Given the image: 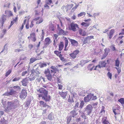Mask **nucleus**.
<instances>
[{"instance_id":"f257e3e1","label":"nucleus","mask_w":124,"mask_h":124,"mask_svg":"<svg viewBox=\"0 0 124 124\" xmlns=\"http://www.w3.org/2000/svg\"><path fill=\"white\" fill-rule=\"evenodd\" d=\"M38 91L41 93V94L39 95V97H42V99L46 102L49 101L50 100V96H48V91L44 88H41Z\"/></svg>"},{"instance_id":"f03ea898","label":"nucleus","mask_w":124,"mask_h":124,"mask_svg":"<svg viewBox=\"0 0 124 124\" xmlns=\"http://www.w3.org/2000/svg\"><path fill=\"white\" fill-rule=\"evenodd\" d=\"M93 107L91 104L87 105L84 109L83 112L86 115H90L92 113L93 109Z\"/></svg>"},{"instance_id":"7ed1b4c3","label":"nucleus","mask_w":124,"mask_h":124,"mask_svg":"<svg viewBox=\"0 0 124 124\" xmlns=\"http://www.w3.org/2000/svg\"><path fill=\"white\" fill-rule=\"evenodd\" d=\"M7 109L8 110H10L15 108L12 101H8L7 103Z\"/></svg>"},{"instance_id":"20e7f679","label":"nucleus","mask_w":124,"mask_h":124,"mask_svg":"<svg viewBox=\"0 0 124 124\" xmlns=\"http://www.w3.org/2000/svg\"><path fill=\"white\" fill-rule=\"evenodd\" d=\"M70 30H72V31H75L77 30V28H78V25L76 24L71 23L70 24Z\"/></svg>"},{"instance_id":"39448f33","label":"nucleus","mask_w":124,"mask_h":124,"mask_svg":"<svg viewBox=\"0 0 124 124\" xmlns=\"http://www.w3.org/2000/svg\"><path fill=\"white\" fill-rule=\"evenodd\" d=\"M29 79L28 78H25L23 79L22 81H21V82L22 84V85L24 86H26L27 84L29 83L28 81Z\"/></svg>"},{"instance_id":"423d86ee","label":"nucleus","mask_w":124,"mask_h":124,"mask_svg":"<svg viewBox=\"0 0 124 124\" xmlns=\"http://www.w3.org/2000/svg\"><path fill=\"white\" fill-rule=\"evenodd\" d=\"M93 94L90 93L88 94L87 96L85 97L84 98V101L85 102L89 101L91 99L93 96Z\"/></svg>"},{"instance_id":"0eeeda50","label":"nucleus","mask_w":124,"mask_h":124,"mask_svg":"<svg viewBox=\"0 0 124 124\" xmlns=\"http://www.w3.org/2000/svg\"><path fill=\"white\" fill-rule=\"evenodd\" d=\"M27 93L25 90H22L20 95L21 98H24V99L26 96Z\"/></svg>"},{"instance_id":"6e6552de","label":"nucleus","mask_w":124,"mask_h":124,"mask_svg":"<svg viewBox=\"0 0 124 124\" xmlns=\"http://www.w3.org/2000/svg\"><path fill=\"white\" fill-rule=\"evenodd\" d=\"M39 103L41 106L45 108H47V109H50V107L47 105L46 103H45L44 102L42 101H39Z\"/></svg>"},{"instance_id":"1a4fd4ad","label":"nucleus","mask_w":124,"mask_h":124,"mask_svg":"<svg viewBox=\"0 0 124 124\" xmlns=\"http://www.w3.org/2000/svg\"><path fill=\"white\" fill-rule=\"evenodd\" d=\"M12 101L13 102L14 107L15 108L19 106V101L18 99H15Z\"/></svg>"},{"instance_id":"9d476101","label":"nucleus","mask_w":124,"mask_h":124,"mask_svg":"<svg viewBox=\"0 0 124 124\" xmlns=\"http://www.w3.org/2000/svg\"><path fill=\"white\" fill-rule=\"evenodd\" d=\"M114 32V30L112 29L110 30L109 34H108V33H107L108 36H109V39H111Z\"/></svg>"},{"instance_id":"9b49d317","label":"nucleus","mask_w":124,"mask_h":124,"mask_svg":"<svg viewBox=\"0 0 124 124\" xmlns=\"http://www.w3.org/2000/svg\"><path fill=\"white\" fill-rule=\"evenodd\" d=\"M70 41L71 42V44L73 45L78 46V42L76 40L69 38Z\"/></svg>"},{"instance_id":"f8f14e48","label":"nucleus","mask_w":124,"mask_h":124,"mask_svg":"<svg viewBox=\"0 0 124 124\" xmlns=\"http://www.w3.org/2000/svg\"><path fill=\"white\" fill-rule=\"evenodd\" d=\"M59 94L61 96L63 99H65L66 98V96L67 94V92H59Z\"/></svg>"},{"instance_id":"ddd939ff","label":"nucleus","mask_w":124,"mask_h":124,"mask_svg":"<svg viewBox=\"0 0 124 124\" xmlns=\"http://www.w3.org/2000/svg\"><path fill=\"white\" fill-rule=\"evenodd\" d=\"M50 68L52 70H51V73H54V74L56 73L57 71H58V69L55 66H52L50 67Z\"/></svg>"},{"instance_id":"4468645a","label":"nucleus","mask_w":124,"mask_h":124,"mask_svg":"<svg viewBox=\"0 0 124 124\" xmlns=\"http://www.w3.org/2000/svg\"><path fill=\"white\" fill-rule=\"evenodd\" d=\"M6 16L4 15H3L1 17V21L0 23L2 26H3L5 21L6 20Z\"/></svg>"},{"instance_id":"2eb2a0df","label":"nucleus","mask_w":124,"mask_h":124,"mask_svg":"<svg viewBox=\"0 0 124 124\" xmlns=\"http://www.w3.org/2000/svg\"><path fill=\"white\" fill-rule=\"evenodd\" d=\"M77 113L75 110H73L71 111L70 113V116L71 117H74L76 116L77 115Z\"/></svg>"},{"instance_id":"dca6fc26","label":"nucleus","mask_w":124,"mask_h":124,"mask_svg":"<svg viewBox=\"0 0 124 124\" xmlns=\"http://www.w3.org/2000/svg\"><path fill=\"white\" fill-rule=\"evenodd\" d=\"M40 59V57L39 58H35L34 57L31 58L30 59V62L29 63V64H31V63L35 62L36 60Z\"/></svg>"},{"instance_id":"f3484780","label":"nucleus","mask_w":124,"mask_h":124,"mask_svg":"<svg viewBox=\"0 0 124 124\" xmlns=\"http://www.w3.org/2000/svg\"><path fill=\"white\" fill-rule=\"evenodd\" d=\"M94 66L93 64H90L87 67V68L88 70L90 71H92L93 69Z\"/></svg>"},{"instance_id":"a211bd4d","label":"nucleus","mask_w":124,"mask_h":124,"mask_svg":"<svg viewBox=\"0 0 124 124\" xmlns=\"http://www.w3.org/2000/svg\"><path fill=\"white\" fill-rule=\"evenodd\" d=\"M50 39L49 38H47L45 39V42L44 43L45 45L48 46L50 43Z\"/></svg>"},{"instance_id":"6ab92c4d","label":"nucleus","mask_w":124,"mask_h":124,"mask_svg":"<svg viewBox=\"0 0 124 124\" xmlns=\"http://www.w3.org/2000/svg\"><path fill=\"white\" fill-rule=\"evenodd\" d=\"M64 44L63 42H60V43L59 45V50L60 51L62 50L64 47Z\"/></svg>"},{"instance_id":"aec40b11","label":"nucleus","mask_w":124,"mask_h":124,"mask_svg":"<svg viewBox=\"0 0 124 124\" xmlns=\"http://www.w3.org/2000/svg\"><path fill=\"white\" fill-rule=\"evenodd\" d=\"M90 61L88 60H82L80 61V65H81L82 66H83L85 64L88 62H89Z\"/></svg>"},{"instance_id":"412c9836","label":"nucleus","mask_w":124,"mask_h":124,"mask_svg":"<svg viewBox=\"0 0 124 124\" xmlns=\"http://www.w3.org/2000/svg\"><path fill=\"white\" fill-rule=\"evenodd\" d=\"M47 117L48 119L50 120H53L54 118V117L53 116V114H52V112L49 114Z\"/></svg>"},{"instance_id":"4be33fe9","label":"nucleus","mask_w":124,"mask_h":124,"mask_svg":"<svg viewBox=\"0 0 124 124\" xmlns=\"http://www.w3.org/2000/svg\"><path fill=\"white\" fill-rule=\"evenodd\" d=\"M0 124H7V121L4 117L2 118L0 121Z\"/></svg>"},{"instance_id":"5701e85b","label":"nucleus","mask_w":124,"mask_h":124,"mask_svg":"<svg viewBox=\"0 0 124 124\" xmlns=\"http://www.w3.org/2000/svg\"><path fill=\"white\" fill-rule=\"evenodd\" d=\"M47 79L49 81H51L52 79V76L51 73L46 75Z\"/></svg>"},{"instance_id":"b1692460","label":"nucleus","mask_w":124,"mask_h":124,"mask_svg":"<svg viewBox=\"0 0 124 124\" xmlns=\"http://www.w3.org/2000/svg\"><path fill=\"white\" fill-rule=\"evenodd\" d=\"M118 101L121 103L122 106L124 108V98H121L118 100Z\"/></svg>"},{"instance_id":"393cba45","label":"nucleus","mask_w":124,"mask_h":124,"mask_svg":"<svg viewBox=\"0 0 124 124\" xmlns=\"http://www.w3.org/2000/svg\"><path fill=\"white\" fill-rule=\"evenodd\" d=\"M31 100H27V101L25 103V107H27L29 106L30 104Z\"/></svg>"},{"instance_id":"a878e982","label":"nucleus","mask_w":124,"mask_h":124,"mask_svg":"<svg viewBox=\"0 0 124 124\" xmlns=\"http://www.w3.org/2000/svg\"><path fill=\"white\" fill-rule=\"evenodd\" d=\"M68 102H74L73 97H71L70 95H69V98L68 100Z\"/></svg>"},{"instance_id":"bb28decb","label":"nucleus","mask_w":124,"mask_h":124,"mask_svg":"<svg viewBox=\"0 0 124 124\" xmlns=\"http://www.w3.org/2000/svg\"><path fill=\"white\" fill-rule=\"evenodd\" d=\"M90 24V23H85L84 22H82L81 23V24L82 26H83L85 27L88 26Z\"/></svg>"},{"instance_id":"cd10ccee","label":"nucleus","mask_w":124,"mask_h":124,"mask_svg":"<svg viewBox=\"0 0 124 124\" xmlns=\"http://www.w3.org/2000/svg\"><path fill=\"white\" fill-rule=\"evenodd\" d=\"M104 54L108 55L109 52L110 51V49L109 48H106L104 49Z\"/></svg>"},{"instance_id":"c85d7f7f","label":"nucleus","mask_w":124,"mask_h":124,"mask_svg":"<svg viewBox=\"0 0 124 124\" xmlns=\"http://www.w3.org/2000/svg\"><path fill=\"white\" fill-rule=\"evenodd\" d=\"M75 5H76L74 7H73L72 8L71 10V12H74V11L77 9V7L79 5V4H78V5H76V3H75Z\"/></svg>"},{"instance_id":"c756f323","label":"nucleus","mask_w":124,"mask_h":124,"mask_svg":"<svg viewBox=\"0 0 124 124\" xmlns=\"http://www.w3.org/2000/svg\"><path fill=\"white\" fill-rule=\"evenodd\" d=\"M58 34L59 35H61L62 34L63 35L66 34L64 31L62 29H61L59 30V32L58 33Z\"/></svg>"},{"instance_id":"7c9ffc66","label":"nucleus","mask_w":124,"mask_h":124,"mask_svg":"<svg viewBox=\"0 0 124 124\" xmlns=\"http://www.w3.org/2000/svg\"><path fill=\"white\" fill-rule=\"evenodd\" d=\"M39 71V69H38V68H37L35 70H33L32 71V73H33L34 72L36 73L37 74H40V73Z\"/></svg>"},{"instance_id":"2f4dec72","label":"nucleus","mask_w":124,"mask_h":124,"mask_svg":"<svg viewBox=\"0 0 124 124\" xmlns=\"http://www.w3.org/2000/svg\"><path fill=\"white\" fill-rule=\"evenodd\" d=\"M84 104L85 103L83 101H81V102L80 104V105L79 106V108L81 109L84 106Z\"/></svg>"},{"instance_id":"473e14b6","label":"nucleus","mask_w":124,"mask_h":124,"mask_svg":"<svg viewBox=\"0 0 124 124\" xmlns=\"http://www.w3.org/2000/svg\"><path fill=\"white\" fill-rule=\"evenodd\" d=\"M62 55L61 54H59V57L60 58L61 60L62 61V62H65L66 61V59H64V57H62Z\"/></svg>"},{"instance_id":"72a5a7b5","label":"nucleus","mask_w":124,"mask_h":124,"mask_svg":"<svg viewBox=\"0 0 124 124\" xmlns=\"http://www.w3.org/2000/svg\"><path fill=\"white\" fill-rule=\"evenodd\" d=\"M1 102L3 106H5L6 104V100L5 99H3L1 100Z\"/></svg>"},{"instance_id":"f704fd0d","label":"nucleus","mask_w":124,"mask_h":124,"mask_svg":"<svg viewBox=\"0 0 124 124\" xmlns=\"http://www.w3.org/2000/svg\"><path fill=\"white\" fill-rule=\"evenodd\" d=\"M106 118H104L102 120V123L104 124H108L109 123L108 121L106 120Z\"/></svg>"},{"instance_id":"c9c22d12","label":"nucleus","mask_w":124,"mask_h":124,"mask_svg":"<svg viewBox=\"0 0 124 124\" xmlns=\"http://www.w3.org/2000/svg\"><path fill=\"white\" fill-rule=\"evenodd\" d=\"M119 63L120 62L118 60V58H117L115 60V66L117 67H118L119 66Z\"/></svg>"},{"instance_id":"e433bc0d","label":"nucleus","mask_w":124,"mask_h":124,"mask_svg":"<svg viewBox=\"0 0 124 124\" xmlns=\"http://www.w3.org/2000/svg\"><path fill=\"white\" fill-rule=\"evenodd\" d=\"M89 40L88 39V38L87 37H86L84 40V41L83 42V44H85L87 43L88 42V41Z\"/></svg>"},{"instance_id":"4c0bfd02","label":"nucleus","mask_w":124,"mask_h":124,"mask_svg":"<svg viewBox=\"0 0 124 124\" xmlns=\"http://www.w3.org/2000/svg\"><path fill=\"white\" fill-rule=\"evenodd\" d=\"M47 66L46 64L45 63H40L39 65V67L41 68L43 67H46Z\"/></svg>"},{"instance_id":"58836bf2","label":"nucleus","mask_w":124,"mask_h":124,"mask_svg":"<svg viewBox=\"0 0 124 124\" xmlns=\"http://www.w3.org/2000/svg\"><path fill=\"white\" fill-rule=\"evenodd\" d=\"M50 73V71L49 69H47V70H45L44 71V73L46 74V75Z\"/></svg>"},{"instance_id":"ea45409f","label":"nucleus","mask_w":124,"mask_h":124,"mask_svg":"<svg viewBox=\"0 0 124 124\" xmlns=\"http://www.w3.org/2000/svg\"><path fill=\"white\" fill-rule=\"evenodd\" d=\"M65 48H66V47L68 45V41L66 38H65Z\"/></svg>"},{"instance_id":"a19ab883","label":"nucleus","mask_w":124,"mask_h":124,"mask_svg":"<svg viewBox=\"0 0 124 124\" xmlns=\"http://www.w3.org/2000/svg\"><path fill=\"white\" fill-rule=\"evenodd\" d=\"M71 97H73V98L76 96L77 95V93L74 91H72L71 93Z\"/></svg>"},{"instance_id":"79ce46f5","label":"nucleus","mask_w":124,"mask_h":124,"mask_svg":"<svg viewBox=\"0 0 124 124\" xmlns=\"http://www.w3.org/2000/svg\"><path fill=\"white\" fill-rule=\"evenodd\" d=\"M21 77H16L13 79L12 81L14 82L19 80L21 79Z\"/></svg>"},{"instance_id":"37998d69","label":"nucleus","mask_w":124,"mask_h":124,"mask_svg":"<svg viewBox=\"0 0 124 124\" xmlns=\"http://www.w3.org/2000/svg\"><path fill=\"white\" fill-rule=\"evenodd\" d=\"M71 120V116H69V117H68L67 119V124H69L70 121Z\"/></svg>"},{"instance_id":"c03bdc74","label":"nucleus","mask_w":124,"mask_h":124,"mask_svg":"<svg viewBox=\"0 0 124 124\" xmlns=\"http://www.w3.org/2000/svg\"><path fill=\"white\" fill-rule=\"evenodd\" d=\"M69 55L73 59H74L76 57V56L73 53L70 54Z\"/></svg>"},{"instance_id":"a18cd8bd","label":"nucleus","mask_w":124,"mask_h":124,"mask_svg":"<svg viewBox=\"0 0 124 124\" xmlns=\"http://www.w3.org/2000/svg\"><path fill=\"white\" fill-rule=\"evenodd\" d=\"M106 63L105 62V61L102 62H101V64L102 67H105Z\"/></svg>"},{"instance_id":"49530a36","label":"nucleus","mask_w":124,"mask_h":124,"mask_svg":"<svg viewBox=\"0 0 124 124\" xmlns=\"http://www.w3.org/2000/svg\"><path fill=\"white\" fill-rule=\"evenodd\" d=\"M23 51V49H16L14 50V52H22Z\"/></svg>"},{"instance_id":"de8ad7c7","label":"nucleus","mask_w":124,"mask_h":124,"mask_svg":"<svg viewBox=\"0 0 124 124\" xmlns=\"http://www.w3.org/2000/svg\"><path fill=\"white\" fill-rule=\"evenodd\" d=\"M85 12H81L80 14L78 15V16L79 17L80 16H82L84 15H85Z\"/></svg>"},{"instance_id":"09e8293b","label":"nucleus","mask_w":124,"mask_h":124,"mask_svg":"<svg viewBox=\"0 0 124 124\" xmlns=\"http://www.w3.org/2000/svg\"><path fill=\"white\" fill-rule=\"evenodd\" d=\"M15 91L13 90H11L9 92V95H12L14 94Z\"/></svg>"},{"instance_id":"8fccbe9b","label":"nucleus","mask_w":124,"mask_h":124,"mask_svg":"<svg viewBox=\"0 0 124 124\" xmlns=\"http://www.w3.org/2000/svg\"><path fill=\"white\" fill-rule=\"evenodd\" d=\"M75 105L74 107V108L76 109L77 108H79V103L78 102H76Z\"/></svg>"},{"instance_id":"3c124183","label":"nucleus","mask_w":124,"mask_h":124,"mask_svg":"<svg viewBox=\"0 0 124 124\" xmlns=\"http://www.w3.org/2000/svg\"><path fill=\"white\" fill-rule=\"evenodd\" d=\"M43 21V19L42 18H40L39 21L37 22V24H39L42 23Z\"/></svg>"},{"instance_id":"603ef678","label":"nucleus","mask_w":124,"mask_h":124,"mask_svg":"<svg viewBox=\"0 0 124 124\" xmlns=\"http://www.w3.org/2000/svg\"><path fill=\"white\" fill-rule=\"evenodd\" d=\"M11 70H9L6 73L5 76L6 77L8 76L11 73Z\"/></svg>"},{"instance_id":"864d4df0","label":"nucleus","mask_w":124,"mask_h":124,"mask_svg":"<svg viewBox=\"0 0 124 124\" xmlns=\"http://www.w3.org/2000/svg\"><path fill=\"white\" fill-rule=\"evenodd\" d=\"M107 75L110 79H111L112 75L111 73L108 72L107 73Z\"/></svg>"},{"instance_id":"5fc2aeb1","label":"nucleus","mask_w":124,"mask_h":124,"mask_svg":"<svg viewBox=\"0 0 124 124\" xmlns=\"http://www.w3.org/2000/svg\"><path fill=\"white\" fill-rule=\"evenodd\" d=\"M79 52V51L78 50H76L74 51L73 53L77 56V55L78 54Z\"/></svg>"},{"instance_id":"6e6d98bb","label":"nucleus","mask_w":124,"mask_h":124,"mask_svg":"<svg viewBox=\"0 0 124 124\" xmlns=\"http://www.w3.org/2000/svg\"><path fill=\"white\" fill-rule=\"evenodd\" d=\"M7 44H6L5 45V46H4V48H3V50L1 52H0L1 53H2V52H3L4 51V50H7Z\"/></svg>"},{"instance_id":"4d7b16f0","label":"nucleus","mask_w":124,"mask_h":124,"mask_svg":"<svg viewBox=\"0 0 124 124\" xmlns=\"http://www.w3.org/2000/svg\"><path fill=\"white\" fill-rule=\"evenodd\" d=\"M107 56V55L104 54V53L102 55V57L101 58V59L102 60L105 59L106 57Z\"/></svg>"},{"instance_id":"13d9d810","label":"nucleus","mask_w":124,"mask_h":124,"mask_svg":"<svg viewBox=\"0 0 124 124\" xmlns=\"http://www.w3.org/2000/svg\"><path fill=\"white\" fill-rule=\"evenodd\" d=\"M85 114V113H84L83 114L81 115V117H82V118L84 119H85L86 118V116Z\"/></svg>"},{"instance_id":"bf43d9fd","label":"nucleus","mask_w":124,"mask_h":124,"mask_svg":"<svg viewBox=\"0 0 124 124\" xmlns=\"http://www.w3.org/2000/svg\"><path fill=\"white\" fill-rule=\"evenodd\" d=\"M54 53L56 54L57 55L59 56L60 54H59V51H55L54 52Z\"/></svg>"},{"instance_id":"052dcab7","label":"nucleus","mask_w":124,"mask_h":124,"mask_svg":"<svg viewBox=\"0 0 124 124\" xmlns=\"http://www.w3.org/2000/svg\"><path fill=\"white\" fill-rule=\"evenodd\" d=\"M12 88H14V89H16L17 90H18L20 88L19 86H15L13 87Z\"/></svg>"},{"instance_id":"680f3d73","label":"nucleus","mask_w":124,"mask_h":124,"mask_svg":"<svg viewBox=\"0 0 124 124\" xmlns=\"http://www.w3.org/2000/svg\"><path fill=\"white\" fill-rule=\"evenodd\" d=\"M33 45L31 44H30L28 45V47L30 50H31L33 47Z\"/></svg>"},{"instance_id":"e2e57ef3","label":"nucleus","mask_w":124,"mask_h":124,"mask_svg":"<svg viewBox=\"0 0 124 124\" xmlns=\"http://www.w3.org/2000/svg\"><path fill=\"white\" fill-rule=\"evenodd\" d=\"M27 73V71H25L24 72H23L22 74V76H24L25 74H26Z\"/></svg>"},{"instance_id":"0e129e2a","label":"nucleus","mask_w":124,"mask_h":124,"mask_svg":"<svg viewBox=\"0 0 124 124\" xmlns=\"http://www.w3.org/2000/svg\"><path fill=\"white\" fill-rule=\"evenodd\" d=\"M8 13H9L8 16H13V14L12 12L10 11H8Z\"/></svg>"},{"instance_id":"69168bd1","label":"nucleus","mask_w":124,"mask_h":124,"mask_svg":"<svg viewBox=\"0 0 124 124\" xmlns=\"http://www.w3.org/2000/svg\"><path fill=\"white\" fill-rule=\"evenodd\" d=\"M57 39H56H56H54V41H53V42H54V46H55L56 45V42H57Z\"/></svg>"},{"instance_id":"338daca9","label":"nucleus","mask_w":124,"mask_h":124,"mask_svg":"<svg viewBox=\"0 0 124 124\" xmlns=\"http://www.w3.org/2000/svg\"><path fill=\"white\" fill-rule=\"evenodd\" d=\"M82 30L81 29H79V33L80 35H82Z\"/></svg>"},{"instance_id":"774afa93","label":"nucleus","mask_w":124,"mask_h":124,"mask_svg":"<svg viewBox=\"0 0 124 124\" xmlns=\"http://www.w3.org/2000/svg\"><path fill=\"white\" fill-rule=\"evenodd\" d=\"M25 13V11H19V13L20 15H22L23 14H24Z\"/></svg>"}]
</instances>
